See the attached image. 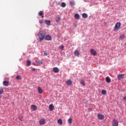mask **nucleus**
Returning <instances> with one entry per match:
<instances>
[{"mask_svg": "<svg viewBox=\"0 0 126 126\" xmlns=\"http://www.w3.org/2000/svg\"><path fill=\"white\" fill-rule=\"evenodd\" d=\"M54 108H55V107L54 106V105L53 104H50L49 105V109L50 111H53L54 110Z\"/></svg>", "mask_w": 126, "mask_h": 126, "instance_id": "6ab92c4d", "label": "nucleus"}, {"mask_svg": "<svg viewBox=\"0 0 126 126\" xmlns=\"http://www.w3.org/2000/svg\"><path fill=\"white\" fill-rule=\"evenodd\" d=\"M64 48V46H63V45H62L61 46V50H63V48Z\"/></svg>", "mask_w": 126, "mask_h": 126, "instance_id": "72a5a7b5", "label": "nucleus"}, {"mask_svg": "<svg viewBox=\"0 0 126 126\" xmlns=\"http://www.w3.org/2000/svg\"><path fill=\"white\" fill-rule=\"evenodd\" d=\"M105 80L107 83H111V79L109 77H106L105 78Z\"/></svg>", "mask_w": 126, "mask_h": 126, "instance_id": "a211bd4d", "label": "nucleus"}, {"mask_svg": "<svg viewBox=\"0 0 126 126\" xmlns=\"http://www.w3.org/2000/svg\"><path fill=\"white\" fill-rule=\"evenodd\" d=\"M19 119L21 122H23V117L22 116H19Z\"/></svg>", "mask_w": 126, "mask_h": 126, "instance_id": "2f4dec72", "label": "nucleus"}, {"mask_svg": "<svg viewBox=\"0 0 126 126\" xmlns=\"http://www.w3.org/2000/svg\"><path fill=\"white\" fill-rule=\"evenodd\" d=\"M43 56H48V54L47 53H44Z\"/></svg>", "mask_w": 126, "mask_h": 126, "instance_id": "4c0bfd02", "label": "nucleus"}, {"mask_svg": "<svg viewBox=\"0 0 126 126\" xmlns=\"http://www.w3.org/2000/svg\"><path fill=\"white\" fill-rule=\"evenodd\" d=\"M74 55L76 57H79V55H80L79 52L77 50H75L74 51Z\"/></svg>", "mask_w": 126, "mask_h": 126, "instance_id": "9d476101", "label": "nucleus"}, {"mask_svg": "<svg viewBox=\"0 0 126 126\" xmlns=\"http://www.w3.org/2000/svg\"><path fill=\"white\" fill-rule=\"evenodd\" d=\"M39 125H45V124H46V120L45 119H41L40 120H39Z\"/></svg>", "mask_w": 126, "mask_h": 126, "instance_id": "0eeeda50", "label": "nucleus"}, {"mask_svg": "<svg viewBox=\"0 0 126 126\" xmlns=\"http://www.w3.org/2000/svg\"><path fill=\"white\" fill-rule=\"evenodd\" d=\"M57 123L58 125H60V126H62V125H63V120H62V119H59L57 121Z\"/></svg>", "mask_w": 126, "mask_h": 126, "instance_id": "aec40b11", "label": "nucleus"}, {"mask_svg": "<svg viewBox=\"0 0 126 126\" xmlns=\"http://www.w3.org/2000/svg\"><path fill=\"white\" fill-rule=\"evenodd\" d=\"M53 71L55 73H58V72L60 71V69H59V68L55 67L53 68Z\"/></svg>", "mask_w": 126, "mask_h": 126, "instance_id": "6e6552de", "label": "nucleus"}, {"mask_svg": "<svg viewBox=\"0 0 126 126\" xmlns=\"http://www.w3.org/2000/svg\"><path fill=\"white\" fill-rule=\"evenodd\" d=\"M27 63V65L28 66H29V65H30V64H31V61L28 60Z\"/></svg>", "mask_w": 126, "mask_h": 126, "instance_id": "c85d7f7f", "label": "nucleus"}, {"mask_svg": "<svg viewBox=\"0 0 126 126\" xmlns=\"http://www.w3.org/2000/svg\"><path fill=\"white\" fill-rule=\"evenodd\" d=\"M16 79H17V80H20L22 79V78H21V76L20 75H18L16 77Z\"/></svg>", "mask_w": 126, "mask_h": 126, "instance_id": "a878e982", "label": "nucleus"}, {"mask_svg": "<svg viewBox=\"0 0 126 126\" xmlns=\"http://www.w3.org/2000/svg\"><path fill=\"white\" fill-rule=\"evenodd\" d=\"M125 38H126V35L123 34L119 36V39L121 40H123V39H125Z\"/></svg>", "mask_w": 126, "mask_h": 126, "instance_id": "ddd939ff", "label": "nucleus"}, {"mask_svg": "<svg viewBox=\"0 0 126 126\" xmlns=\"http://www.w3.org/2000/svg\"><path fill=\"white\" fill-rule=\"evenodd\" d=\"M37 35L39 36V41H41L45 39L46 33H45V31H40L38 32Z\"/></svg>", "mask_w": 126, "mask_h": 126, "instance_id": "f257e3e1", "label": "nucleus"}, {"mask_svg": "<svg viewBox=\"0 0 126 126\" xmlns=\"http://www.w3.org/2000/svg\"><path fill=\"white\" fill-rule=\"evenodd\" d=\"M8 84H9V83L7 81H4L3 82V85L4 86H8Z\"/></svg>", "mask_w": 126, "mask_h": 126, "instance_id": "dca6fc26", "label": "nucleus"}, {"mask_svg": "<svg viewBox=\"0 0 126 126\" xmlns=\"http://www.w3.org/2000/svg\"><path fill=\"white\" fill-rule=\"evenodd\" d=\"M32 71H34V70H36V69L35 68H32Z\"/></svg>", "mask_w": 126, "mask_h": 126, "instance_id": "c9c22d12", "label": "nucleus"}, {"mask_svg": "<svg viewBox=\"0 0 126 126\" xmlns=\"http://www.w3.org/2000/svg\"><path fill=\"white\" fill-rule=\"evenodd\" d=\"M104 115L100 113L97 114V119L98 120H104Z\"/></svg>", "mask_w": 126, "mask_h": 126, "instance_id": "7ed1b4c3", "label": "nucleus"}, {"mask_svg": "<svg viewBox=\"0 0 126 126\" xmlns=\"http://www.w3.org/2000/svg\"><path fill=\"white\" fill-rule=\"evenodd\" d=\"M38 92L39 94H42L43 93V90L41 88V87H37Z\"/></svg>", "mask_w": 126, "mask_h": 126, "instance_id": "f8f14e48", "label": "nucleus"}, {"mask_svg": "<svg viewBox=\"0 0 126 126\" xmlns=\"http://www.w3.org/2000/svg\"><path fill=\"white\" fill-rule=\"evenodd\" d=\"M3 93V88H0V94H2Z\"/></svg>", "mask_w": 126, "mask_h": 126, "instance_id": "cd10ccee", "label": "nucleus"}, {"mask_svg": "<svg viewBox=\"0 0 126 126\" xmlns=\"http://www.w3.org/2000/svg\"><path fill=\"white\" fill-rule=\"evenodd\" d=\"M55 20L56 22H59V21L61 20V17L58 16L56 18Z\"/></svg>", "mask_w": 126, "mask_h": 126, "instance_id": "b1692460", "label": "nucleus"}, {"mask_svg": "<svg viewBox=\"0 0 126 126\" xmlns=\"http://www.w3.org/2000/svg\"><path fill=\"white\" fill-rule=\"evenodd\" d=\"M67 122L68 124H69V125H71V124H72V119L69 118L67 120Z\"/></svg>", "mask_w": 126, "mask_h": 126, "instance_id": "5701e85b", "label": "nucleus"}, {"mask_svg": "<svg viewBox=\"0 0 126 126\" xmlns=\"http://www.w3.org/2000/svg\"><path fill=\"white\" fill-rule=\"evenodd\" d=\"M36 63L37 65H41L43 63V62L41 60H37L36 61Z\"/></svg>", "mask_w": 126, "mask_h": 126, "instance_id": "4468645a", "label": "nucleus"}, {"mask_svg": "<svg viewBox=\"0 0 126 126\" xmlns=\"http://www.w3.org/2000/svg\"><path fill=\"white\" fill-rule=\"evenodd\" d=\"M61 6L62 7H65V6H66V4L64 2H63L61 3Z\"/></svg>", "mask_w": 126, "mask_h": 126, "instance_id": "393cba45", "label": "nucleus"}, {"mask_svg": "<svg viewBox=\"0 0 126 126\" xmlns=\"http://www.w3.org/2000/svg\"><path fill=\"white\" fill-rule=\"evenodd\" d=\"M45 23L46 24V25H48V26H50L51 25V21L50 20H45Z\"/></svg>", "mask_w": 126, "mask_h": 126, "instance_id": "f3484780", "label": "nucleus"}, {"mask_svg": "<svg viewBox=\"0 0 126 126\" xmlns=\"http://www.w3.org/2000/svg\"><path fill=\"white\" fill-rule=\"evenodd\" d=\"M70 5H74V2L73 1L70 2Z\"/></svg>", "mask_w": 126, "mask_h": 126, "instance_id": "473e14b6", "label": "nucleus"}, {"mask_svg": "<svg viewBox=\"0 0 126 126\" xmlns=\"http://www.w3.org/2000/svg\"><path fill=\"white\" fill-rule=\"evenodd\" d=\"M39 23L40 24H42L43 23V20H39Z\"/></svg>", "mask_w": 126, "mask_h": 126, "instance_id": "f704fd0d", "label": "nucleus"}, {"mask_svg": "<svg viewBox=\"0 0 126 126\" xmlns=\"http://www.w3.org/2000/svg\"><path fill=\"white\" fill-rule=\"evenodd\" d=\"M123 100H124V101H126V96H124V97H123Z\"/></svg>", "mask_w": 126, "mask_h": 126, "instance_id": "e433bc0d", "label": "nucleus"}, {"mask_svg": "<svg viewBox=\"0 0 126 126\" xmlns=\"http://www.w3.org/2000/svg\"><path fill=\"white\" fill-rule=\"evenodd\" d=\"M89 111H92V108H89Z\"/></svg>", "mask_w": 126, "mask_h": 126, "instance_id": "58836bf2", "label": "nucleus"}, {"mask_svg": "<svg viewBox=\"0 0 126 126\" xmlns=\"http://www.w3.org/2000/svg\"><path fill=\"white\" fill-rule=\"evenodd\" d=\"M82 16L83 18H87L88 17V15L85 13H84L82 14Z\"/></svg>", "mask_w": 126, "mask_h": 126, "instance_id": "412c9836", "label": "nucleus"}, {"mask_svg": "<svg viewBox=\"0 0 126 126\" xmlns=\"http://www.w3.org/2000/svg\"><path fill=\"white\" fill-rule=\"evenodd\" d=\"M80 83L83 85V86H85V82H84V81L81 80Z\"/></svg>", "mask_w": 126, "mask_h": 126, "instance_id": "bb28decb", "label": "nucleus"}, {"mask_svg": "<svg viewBox=\"0 0 126 126\" xmlns=\"http://www.w3.org/2000/svg\"><path fill=\"white\" fill-rule=\"evenodd\" d=\"M0 98H1V96L0 95Z\"/></svg>", "mask_w": 126, "mask_h": 126, "instance_id": "a19ab883", "label": "nucleus"}, {"mask_svg": "<svg viewBox=\"0 0 126 126\" xmlns=\"http://www.w3.org/2000/svg\"><path fill=\"white\" fill-rule=\"evenodd\" d=\"M121 25H122V24L121 23V22H117L115 24V26L114 27V31H115V32H118V31L120 30V28H121Z\"/></svg>", "mask_w": 126, "mask_h": 126, "instance_id": "f03ea898", "label": "nucleus"}, {"mask_svg": "<svg viewBox=\"0 0 126 126\" xmlns=\"http://www.w3.org/2000/svg\"><path fill=\"white\" fill-rule=\"evenodd\" d=\"M38 14L40 16H42V15H43V11H40L38 13Z\"/></svg>", "mask_w": 126, "mask_h": 126, "instance_id": "c756f323", "label": "nucleus"}, {"mask_svg": "<svg viewBox=\"0 0 126 126\" xmlns=\"http://www.w3.org/2000/svg\"><path fill=\"white\" fill-rule=\"evenodd\" d=\"M113 126H119V122L116 119H114L112 121Z\"/></svg>", "mask_w": 126, "mask_h": 126, "instance_id": "39448f33", "label": "nucleus"}, {"mask_svg": "<svg viewBox=\"0 0 126 126\" xmlns=\"http://www.w3.org/2000/svg\"><path fill=\"white\" fill-rule=\"evenodd\" d=\"M31 108L32 111H36L37 107L35 105L32 104L31 105Z\"/></svg>", "mask_w": 126, "mask_h": 126, "instance_id": "1a4fd4ad", "label": "nucleus"}, {"mask_svg": "<svg viewBox=\"0 0 126 126\" xmlns=\"http://www.w3.org/2000/svg\"><path fill=\"white\" fill-rule=\"evenodd\" d=\"M124 78V74H120L118 75V79L119 80H121V79H123Z\"/></svg>", "mask_w": 126, "mask_h": 126, "instance_id": "2eb2a0df", "label": "nucleus"}, {"mask_svg": "<svg viewBox=\"0 0 126 126\" xmlns=\"http://www.w3.org/2000/svg\"><path fill=\"white\" fill-rule=\"evenodd\" d=\"M101 94H102V95H105V94H106V91L103 90L101 92Z\"/></svg>", "mask_w": 126, "mask_h": 126, "instance_id": "7c9ffc66", "label": "nucleus"}, {"mask_svg": "<svg viewBox=\"0 0 126 126\" xmlns=\"http://www.w3.org/2000/svg\"><path fill=\"white\" fill-rule=\"evenodd\" d=\"M65 83L67 85H71L72 84V81H71L70 80H67Z\"/></svg>", "mask_w": 126, "mask_h": 126, "instance_id": "9b49d317", "label": "nucleus"}, {"mask_svg": "<svg viewBox=\"0 0 126 126\" xmlns=\"http://www.w3.org/2000/svg\"><path fill=\"white\" fill-rule=\"evenodd\" d=\"M90 53L93 56H96L97 55V52L94 49H92L90 50Z\"/></svg>", "mask_w": 126, "mask_h": 126, "instance_id": "423d86ee", "label": "nucleus"}, {"mask_svg": "<svg viewBox=\"0 0 126 126\" xmlns=\"http://www.w3.org/2000/svg\"><path fill=\"white\" fill-rule=\"evenodd\" d=\"M42 18H44V16H41Z\"/></svg>", "mask_w": 126, "mask_h": 126, "instance_id": "ea45409f", "label": "nucleus"}, {"mask_svg": "<svg viewBox=\"0 0 126 126\" xmlns=\"http://www.w3.org/2000/svg\"><path fill=\"white\" fill-rule=\"evenodd\" d=\"M80 17V16H79L78 14H75L74 15V18H75V19H79Z\"/></svg>", "mask_w": 126, "mask_h": 126, "instance_id": "4be33fe9", "label": "nucleus"}, {"mask_svg": "<svg viewBox=\"0 0 126 126\" xmlns=\"http://www.w3.org/2000/svg\"><path fill=\"white\" fill-rule=\"evenodd\" d=\"M44 39H45L46 41H51V40H52V36L50 34H48L45 35Z\"/></svg>", "mask_w": 126, "mask_h": 126, "instance_id": "20e7f679", "label": "nucleus"}]
</instances>
